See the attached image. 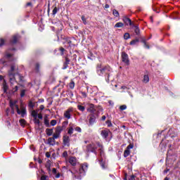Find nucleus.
<instances>
[{"label": "nucleus", "instance_id": "1", "mask_svg": "<svg viewBox=\"0 0 180 180\" xmlns=\"http://www.w3.org/2000/svg\"><path fill=\"white\" fill-rule=\"evenodd\" d=\"M86 171H88V163L82 164L78 172H74L71 171V173L73 174L75 176H78V175H81V174H84Z\"/></svg>", "mask_w": 180, "mask_h": 180}, {"label": "nucleus", "instance_id": "2", "mask_svg": "<svg viewBox=\"0 0 180 180\" xmlns=\"http://www.w3.org/2000/svg\"><path fill=\"white\" fill-rule=\"evenodd\" d=\"M8 76L11 84L15 82V65H12L11 70L8 71Z\"/></svg>", "mask_w": 180, "mask_h": 180}, {"label": "nucleus", "instance_id": "3", "mask_svg": "<svg viewBox=\"0 0 180 180\" xmlns=\"http://www.w3.org/2000/svg\"><path fill=\"white\" fill-rule=\"evenodd\" d=\"M110 71H112V69L110 66H105L103 68H101L100 70H98V74L100 75H103V74H106L107 75H109Z\"/></svg>", "mask_w": 180, "mask_h": 180}, {"label": "nucleus", "instance_id": "4", "mask_svg": "<svg viewBox=\"0 0 180 180\" xmlns=\"http://www.w3.org/2000/svg\"><path fill=\"white\" fill-rule=\"evenodd\" d=\"M68 162H69L72 167H76L77 164H78V160H77V158L74 156H70L68 159Z\"/></svg>", "mask_w": 180, "mask_h": 180}, {"label": "nucleus", "instance_id": "5", "mask_svg": "<svg viewBox=\"0 0 180 180\" xmlns=\"http://www.w3.org/2000/svg\"><path fill=\"white\" fill-rule=\"evenodd\" d=\"M10 103V108H11L12 110H18L19 109V105H18V101L16 100H10L9 101Z\"/></svg>", "mask_w": 180, "mask_h": 180}, {"label": "nucleus", "instance_id": "6", "mask_svg": "<svg viewBox=\"0 0 180 180\" xmlns=\"http://www.w3.org/2000/svg\"><path fill=\"white\" fill-rule=\"evenodd\" d=\"M122 63H124L126 65H129L130 60H129V56L125 52H122Z\"/></svg>", "mask_w": 180, "mask_h": 180}, {"label": "nucleus", "instance_id": "7", "mask_svg": "<svg viewBox=\"0 0 180 180\" xmlns=\"http://www.w3.org/2000/svg\"><path fill=\"white\" fill-rule=\"evenodd\" d=\"M61 131H63V129L61 127H57L55 130V133L53 135V139H59L60 135L61 134Z\"/></svg>", "mask_w": 180, "mask_h": 180}, {"label": "nucleus", "instance_id": "8", "mask_svg": "<svg viewBox=\"0 0 180 180\" xmlns=\"http://www.w3.org/2000/svg\"><path fill=\"white\" fill-rule=\"evenodd\" d=\"M17 113L21 115L22 117H25V115H26V108H25L23 104H20V110L18 108Z\"/></svg>", "mask_w": 180, "mask_h": 180}, {"label": "nucleus", "instance_id": "9", "mask_svg": "<svg viewBox=\"0 0 180 180\" xmlns=\"http://www.w3.org/2000/svg\"><path fill=\"white\" fill-rule=\"evenodd\" d=\"M134 146L131 143H130L126 148V150L124 151V157L126 158V157H129L130 155V150H131Z\"/></svg>", "mask_w": 180, "mask_h": 180}, {"label": "nucleus", "instance_id": "10", "mask_svg": "<svg viewBox=\"0 0 180 180\" xmlns=\"http://www.w3.org/2000/svg\"><path fill=\"white\" fill-rule=\"evenodd\" d=\"M122 20L124 23L126 25V26H134V24L131 22V20L127 17H123Z\"/></svg>", "mask_w": 180, "mask_h": 180}, {"label": "nucleus", "instance_id": "11", "mask_svg": "<svg viewBox=\"0 0 180 180\" xmlns=\"http://www.w3.org/2000/svg\"><path fill=\"white\" fill-rule=\"evenodd\" d=\"M109 133H110V131L108 129H103L101 131V134L104 139L108 138V136H109Z\"/></svg>", "mask_w": 180, "mask_h": 180}, {"label": "nucleus", "instance_id": "12", "mask_svg": "<svg viewBox=\"0 0 180 180\" xmlns=\"http://www.w3.org/2000/svg\"><path fill=\"white\" fill-rule=\"evenodd\" d=\"M71 112H72V109H68L65 112L64 116L66 119H71Z\"/></svg>", "mask_w": 180, "mask_h": 180}, {"label": "nucleus", "instance_id": "13", "mask_svg": "<svg viewBox=\"0 0 180 180\" xmlns=\"http://www.w3.org/2000/svg\"><path fill=\"white\" fill-rule=\"evenodd\" d=\"M87 110L91 113H94L95 112V105L94 104H89Z\"/></svg>", "mask_w": 180, "mask_h": 180}, {"label": "nucleus", "instance_id": "14", "mask_svg": "<svg viewBox=\"0 0 180 180\" xmlns=\"http://www.w3.org/2000/svg\"><path fill=\"white\" fill-rule=\"evenodd\" d=\"M48 143L50 144V146H54L56 144V139L55 138H49L48 139Z\"/></svg>", "mask_w": 180, "mask_h": 180}, {"label": "nucleus", "instance_id": "15", "mask_svg": "<svg viewBox=\"0 0 180 180\" xmlns=\"http://www.w3.org/2000/svg\"><path fill=\"white\" fill-rule=\"evenodd\" d=\"M143 84H148V82H150V77H148V75H145L143 76Z\"/></svg>", "mask_w": 180, "mask_h": 180}, {"label": "nucleus", "instance_id": "16", "mask_svg": "<svg viewBox=\"0 0 180 180\" xmlns=\"http://www.w3.org/2000/svg\"><path fill=\"white\" fill-rule=\"evenodd\" d=\"M62 157H63V158H65V161L66 163L68 162V153L67 151H64Z\"/></svg>", "mask_w": 180, "mask_h": 180}, {"label": "nucleus", "instance_id": "17", "mask_svg": "<svg viewBox=\"0 0 180 180\" xmlns=\"http://www.w3.org/2000/svg\"><path fill=\"white\" fill-rule=\"evenodd\" d=\"M51 161L48 160V161L46 162V169H47L49 172H50V171H51Z\"/></svg>", "mask_w": 180, "mask_h": 180}, {"label": "nucleus", "instance_id": "18", "mask_svg": "<svg viewBox=\"0 0 180 180\" xmlns=\"http://www.w3.org/2000/svg\"><path fill=\"white\" fill-rule=\"evenodd\" d=\"M63 143L65 144H68L70 143V136L65 135L63 136Z\"/></svg>", "mask_w": 180, "mask_h": 180}, {"label": "nucleus", "instance_id": "19", "mask_svg": "<svg viewBox=\"0 0 180 180\" xmlns=\"http://www.w3.org/2000/svg\"><path fill=\"white\" fill-rule=\"evenodd\" d=\"M53 129H46V134L47 136H52L53 135Z\"/></svg>", "mask_w": 180, "mask_h": 180}, {"label": "nucleus", "instance_id": "20", "mask_svg": "<svg viewBox=\"0 0 180 180\" xmlns=\"http://www.w3.org/2000/svg\"><path fill=\"white\" fill-rule=\"evenodd\" d=\"M95 123V116L92 115L89 119V124L92 125Z\"/></svg>", "mask_w": 180, "mask_h": 180}, {"label": "nucleus", "instance_id": "21", "mask_svg": "<svg viewBox=\"0 0 180 180\" xmlns=\"http://www.w3.org/2000/svg\"><path fill=\"white\" fill-rule=\"evenodd\" d=\"M124 26V24L123 22H117L114 27H123Z\"/></svg>", "mask_w": 180, "mask_h": 180}, {"label": "nucleus", "instance_id": "22", "mask_svg": "<svg viewBox=\"0 0 180 180\" xmlns=\"http://www.w3.org/2000/svg\"><path fill=\"white\" fill-rule=\"evenodd\" d=\"M44 124H45V126H46V127H50V122H49V119L47 117L44 118Z\"/></svg>", "mask_w": 180, "mask_h": 180}, {"label": "nucleus", "instance_id": "23", "mask_svg": "<svg viewBox=\"0 0 180 180\" xmlns=\"http://www.w3.org/2000/svg\"><path fill=\"white\" fill-rule=\"evenodd\" d=\"M75 86V83L74 82V81H71L70 83L69 84V87L71 89H74Z\"/></svg>", "mask_w": 180, "mask_h": 180}, {"label": "nucleus", "instance_id": "24", "mask_svg": "<svg viewBox=\"0 0 180 180\" xmlns=\"http://www.w3.org/2000/svg\"><path fill=\"white\" fill-rule=\"evenodd\" d=\"M112 14L114 15V16H115L116 18H119V11L117 10H113L112 11Z\"/></svg>", "mask_w": 180, "mask_h": 180}, {"label": "nucleus", "instance_id": "25", "mask_svg": "<svg viewBox=\"0 0 180 180\" xmlns=\"http://www.w3.org/2000/svg\"><path fill=\"white\" fill-rule=\"evenodd\" d=\"M72 133H74V128L70 127L68 131V134H72Z\"/></svg>", "mask_w": 180, "mask_h": 180}, {"label": "nucleus", "instance_id": "26", "mask_svg": "<svg viewBox=\"0 0 180 180\" xmlns=\"http://www.w3.org/2000/svg\"><path fill=\"white\" fill-rule=\"evenodd\" d=\"M77 108L79 109V110H81V112H84V110H85V107L81 105H78Z\"/></svg>", "mask_w": 180, "mask_h": 180}, {"label": "nucleus", "instance_id": "27", "mask_svg": "<svg viewBox=\"0 0 180 180\" xmlns=\"http://www.w3.org/2000/svg\"><path fill=\"white\" fill-rule=\"evenodd\" d=\"M124 40H127V39H130V34H129V33H125V34H124Z\"/></svg>", "mask_w": 180, "mask_h": 180}, {"label": "nucleus", "instance_id": "28", "mask_svg": "<svg viewBox=\"0 0 180 180\" xmlns=\"http://www.w3.org/2000/svg\"><path fill=\"white\" fill-rule=\"evenodd\" d=\"M41 180H49V176L42 174V175L41 176Z\"/></svg>", "mask_w": 180, "mask_h": 180}, {"label": "nucleus", "instance_id": "29", "mask_svg": "<svg viewBox=\"0 0 180 180\" xmlns=\"http://www.w3.org/2000/svg\"><path fill=\"white\" fill-rule=\"evenodd\" d=\"M20 126H25V124H26V120H25L24 119L20 120Z\"/></svg>", "mask_w": 180, "mask_h": 180}, {"label": "nucleus", "instance_id": "30", "mask_svg": "<svg viewBox=\"0 0 180 180\" xmlns=\"http://www.w3.org/2000/svg\"><path fill=\"white\" fill-rule=\"evenodd\" d=\"M31 115H32V116L34 118L37 117V112H36V110L32 111Z\"/></svg>", "mask_w": 180, "mask_h": 180}, {"label": "nucleus", "instance_id": "31", "mask_svg": "<svg viewBox=\"0 0 180 180\" xmlns=\"http://www.w3.org/2000/svg\"><path fill=\"white\" fill-rule=\"evenodd\" d=\"M120 110H126L127 109V105H122L120 106Z\"/></svg>", "mask_w": 180, "mask_h": 180}, {"label": "nucleus", "instance_id": "32", "mask_svg": "<svg viewBox=\"0 0 180 180\" xmlns=\"http://www.w3.org/2000/svg\"><path fill=\"white\" fill-rule=\"evenodd\" d=\"M17 41H18V37H16V36L13 37L11 42L12 43H16Z\"/></svg>", "mask_w": 180, "mask_h": 180}, {"label": "nucleus", "instance_id": "33", "mask_svg": "<svg viewBox=\"0 0 180 180\" xmlns=\"http://www.w3.org/2000/svg\"><path fill=\"white\" fill-rule=\"evenodd\" d=\"M34 122L35 124H40V120L37 117L34 118Z\"/></svg>", "mask_w": 180, "mask_h": 180}, {"label": "nucleus", "instance_id": "34", "mask_svg": "<svg viewBox=\"0 0 180 180\" xmlns=\"http://www.w3.org/2000/svg\"><path fill=\"white\" fill-rule=\"evenodd\" d=\"M56 124H57V120H53L51 121V126H56Z\"/></svg>", "mask_w": 180, "mask_h": 180}, {"label": "nucleus", "instance_id": "35", "mask_svg": "<svg viewBox=\"0 0 180 180\" xmlns=\"http://www.w3.org/2000/svg\"><path fill=\"white\" fill-rule=\"evenodd\" d=\"M136 43H139V39H135V40H133L130 42V44L131 46H133L134 44H136Z\"/></svg>", "mask_w": 180, "mask_h": 180}, {"label": "nucleus", "instance_id": "36", "mask_svg": "<svg viewBox=\"0 0 180 180\" xmlns=\"http://www.w3.org/2000/svg\"><path fill=\"white\" fill-rule=\"evenodd\" d=\"M35 68H36L37 72H39V71H40V64L37 63L35 65Z\"/></svg>", "mask_w": 180, "mask_h": 180}, {"label": "nucleus", "instance_id": "37", "mask_svg": "<svg viewBox=\"0 0 180 180\" xmlns=\"http://www.w3.org/2000/svg\"><path fill=\"white\" fill-rule=\"evenodd\" d=\"M4 44H5V39H0V47H2V46H4Z\"/></svg>", "mask_w": 180, "mask_h": 180}, {"label": "nucleus", "instance_id": "38", "mask_svg": "<svg viewBox=\"0 0 180 180\" xmlns=\"http://www.w3.org/2000/svg\"><path fill=\"white\" fill-rule=\"evenodd\" d=\"M135 33L139 34L140 33V29H139V27L135 26Z\"/></svg>", "mask_w": 180, "mask_h": 180}, {"label": "nucleus", "instance_id": "39", "mask_svg": "<svg viewBox=\"0 0 180 180\" xmlns=\"http://www.w3.org/2000/svg\"><path fill=\"white\" fill-rule=\"evenodd\" d=\"M82 20L84 25H86V19H85V17L84 15L82 16Z\"/></svg>", "mask_w": 180, "mask_h": 180}, {"label": "nucleus", "instance_id": "40", "mask_svg": "<svg viewBox=\"0 0 180 180\" xmlns=\"http://www.w3.org/2000/svg\"><path fill=\"white\" fill-rule=\"evenodd\" d=\"M108 127H112V122L110 120L106 121Z\"/></svg>", "mask_w": 180, "mask_h": 180}, {"label": "nucleus", "instance_id": "41", "mask_svg": "<svg viewBox=\"0 0 180 180\" xmlns=\"http://www.w3.org/2000/svg\"><path fill=\"white\" fill-rule=\"evenodd\" d=\"M75 130H76V131H78L79 133H81V131H82L81 127H77L75 128Z\"/></svg>", "mask_w": 180, "mask_h": 180}, {"label": "nucleus", "instance_id": "42", "mask_svg": "<svg viewBox=\"0 0 180 180\" xmlns=\"http://www.w3.org/2000/svg\"><path fill=\"white\" fill-rule=\"evenodd\" d=\"M57 13V7H55L53 10V15H56Z\"/></svg>", "mask_w": 180, "mask_h": 180}, {"label": "nucleus", "instance_id": "43", "mask_svg": "<svg viewBox=\"0 0 180 180\" xmlns=\"http://www.w3.org/2000/svg\"><path fill=\"white\" fill-rule=\"evenodd\" d=\"M81 94H82V96H83V98H86V96H87L86 93L82 91Z\"/></svg>", "mask_w": 180, "mask_h": 180}, {"label": "nucleus", "instance_id": "44", "mask_svg": "<svg viewBox=\"0 0 180 180\" xmlns=\"http://www.w3.org/2000/svg\"><path fill=\"white\" fill-rule=\"evenodd\" d=\"M4 92H6V91H8V86L6 84H4Z\"/></svg>", "mask_w": 180, "mask_h": 180}, {"label": "nucleus", "instance_id": "45", "mask_svg": "<svg viewBox=\"0 0 180 180\" xmlns=\"http://www.w3.org/2000/svg\"><path fill=\"white\" fill-rule=\"evenodd\" d=\"M46 157L47 158H50V157H51V155L50 154V153L46 152Z\"/></svg>", "mask_w": 180, "mask_h": 180}, {"label": "nucleus", "instance_id": "46", "mask_svg": "<svg viewBox=\"0 0 180 180\" xmlns=\"http://www.w3.org/2000/svg\"><path fill=\"white\" fill-rule=\"evenodd\" d=\"M25 90L21 91L20 96L21 97L25 96Z\"/></svg>", "mask_w": 180, "mask_h": 180}, {"label": "nucleus", "instance_id": "47", "mask_svg": "<svg viewBox=\"0 0 180 180\" xmlns=\"http://www.w3.org/2000/svg\"><path fill=\"white\" fill-rule=\"evenodd\" d=\"M136 176H134V175H131V176H130V179H129V180H136Z\"/></svg>", "mask_w": 180, "mask_h": 180}, {"label": "nucleus", "instance_id": "48", "mask_svg": "<svg viewBox=\"0 0 180 180\" xmlns=\"http://www.w3.org/2000/svg\"><path fill=\"white\" fill-rule=\"evenodd\" d=\"M38 118L43 119V115H41V113L38 114Z\"/></svg>", "mask_w": 180, "mask_h": 180}, {"label": "nucleus", "instance_id": "49", "mask_svg": "<svg viewBox=\"0 0 180 180\" xmlns=\"http://www.w3.org/2000/svg\"><path fill=\"white\" fill-rule=\"evenodd\" d=\"M52 172H53V174H56V172H57V169H56V168H53V169H52Z\"/></svg>", "mask_w": 180, "mask_h": 180}, {"label": "nucleus", "instance_id": "50", "mask_svg": "<svg viewBox=\"0 0 180 180\" xmlns=\"http://www.w3.org/2000/svg\"><path fill=\"white\" fill-rule=\"evenodd\" d=\"M101 120H106V116H105V115L102 116Z\"/></svg>", "mask_w": 180, "mask_h": 180}, {"label": "nucleus", "instance_id": "51", "mask_svg": "<svg viewBox=\"0 0 180 180\" xmlns=\"http://www.w3.org/2000/svg\"><path fill=\"white\" fill-rule=\"evenodd\" d=\"M29 105L31 108H33V102L30 101Z\"/></svg>", "mask_w": 180, "mask_h": 180}, {"label": "nucleus", "instance_id": "52", "mask_svg": "<svg viewBox=\"0 0 180 180\" xmlns=\"http://www.w3.org/2000/svg\"><path fill=\"white\" fill-rule=\"evenodd\" d=\"M121 89H127V87L125 86H121Z\"/></svg>", "mask_w": 180, "mask_h": 180}, {"label": "nucleus", "instance_id": "53", "mask_svg": "<svg viewBox=\"0 0 180 180\" xmlns=\"http://www.w3.org/2000/svg\"><path fill=\"white\" fill-rule=\"evenodd\" d=\"M65 60L67 64H68V63H70V59H68V58H65Z\"/></svg>", "mask_w": 180, "mask_h": 180}, {"label": "nucleus", "instance_id": "54", "mask_svg": "<svg viewBox=\"0 0 180 180\" xmlns=\"http://www.w3.org/2000/svg\"><path fill=\"white\" fill-rule=\"evenodd\" d=\"M39 108L41 110H43V109H44V105H40Z\"/></svg>", "mask_w": 180, "mask_h": 180}, {"label": "nucleus", "instance_id": "55", "mask_svg": "<svg viewBox=\"0 0 180 180\" xmlns=\"http://www.w3.org/2000/svg\"><path fill=\"white\" fill-rule=\"evenodd\" d=\"M105 9L109 8V4H105Z\"/></svg>", "mask_w": 180, "mask_h": 180}, {"label": "nucleus", "instance_id": "56", "mask_svg": "<svg viewBox=\"0 0 180 180\" xmlns=\"http://www.w3.org/2000/svg\"><path fill=\"white\" fill-rule=\"evenodd\" d=\"M60 51H61L62 53H64V51H65L64 48H60Z\"/></svg>", "mask_w": 180, "mask_h": 180}, {"label": "nucleus", "instance_id": "57", "mask_svg": "<svg viewBox=\"0 0 180 180\" xmlns=\"http://www.w3.org/2000/svg\"><path fill=\"white\" fill-rule=\"evenodd\" d=\"M2 79H4V76L0 75V81H2Z\"/></svg>", "mask_w": 180, "mask_h": 180}, {"label": "nucleus", "instance_id": "58", "mask_svg": "<svg viewBox=\"0 0 180 180\" xmlns=\"http://www.w3.org/2000/svg\"><path fill=\"white\" fill-rule=\"evenodd\" d=\"M128 92H129V94L131 98H133V94H131V93H130V91H128Z\"/></svg>", "mask_w": 180, "mask_h": 180}, {"label": "nucleus", "instance_id": "59", "mask_svg": "<svg viewBox=\"0 0 180 180\" xmlns=\"http://www.w3.org/2000/svg\"><path fill=\"white\" fill-rule=\"evenodd\" d=\"M30 5H32V3H27V6H30Z\"/></svg>", "mask_w": 180, "mask_h": 180}, {"label": "nucleus", "instance_id": "60", "mask_svg": "<svg viewBox=\"0 0 180 180\" xmlns=\"http://www.w3.org/2000/svg\"><path fill=\"white\" fill-rule=\"evenodd\" d=\"M15 91H18V86H15Z\"/></svg>", "mask_w": 180, "mask_h": 180}, {"label": "nucleus", "instance_id": "61", "mask_svg": "<svg viewBox=\"0 0 180 180\" xmlns=\"http://www.w3.org/2000/svg\"><path fill=\"white\" fill-rule=\"evenodd\" d=\"M12 56V55H11V54H7V57H11Z\"/></svg>", "mask_w": 180, "mask_h": 180}, {"label": "nucleus", "instance_id": "62", "mask_svg": "<svg viewBox=\"0 0 180 180\" xmlns=\"http://www.w3.org/2000/svg\"><path fill=\"white\" fill-rule=\"evenodd\" d=\"M98 147H99L100 150L102 149V146L99 145Z\"/></svg>", "mask_w": 180, "mask_h": 180}, {"label": "nucleus", "instance_id": "63", "mask_svg": "<svg viewBox=\"0 0 180 180\" xmlns=\"http://www.w3.org/2000/svg\"><path fill=\"white\" fill-rule=\"evenodd\" d=\"M164 180H169V179H168V177H165Z\"/></svg>", "mask_w": 180, "mask_h": 180}, {"label": "nucleus", "instance_id": "64", "mask_svg": "<svg viewBox=\"0 0 180 180\" xmlns=\"http://www.w3.org/2000/svg\"><path fill=\"white\" fill-rule=\"evenodd\" d=\"M38 162H39V164H41V160H39Z\"/></svg>", "mask_w": 180, "mask_h": 180}]
</instances>
